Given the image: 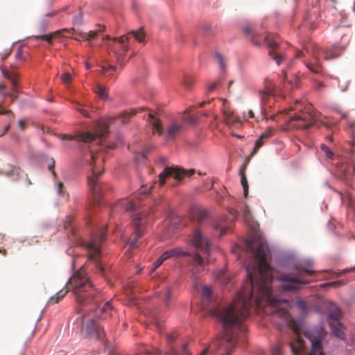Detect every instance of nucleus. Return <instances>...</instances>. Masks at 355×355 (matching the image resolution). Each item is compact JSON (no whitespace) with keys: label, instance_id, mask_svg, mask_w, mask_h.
<instances>
[{"label":"nucleus","instance_id":"8fccbe9b","mask_svg":"<svg viewBox=\"0 0 355 355\" xmlns=\"http://www.w3.org/2000/svg\"><path fill=\"white\" fill-rule=\"evenodd\" d=\"M16 89H12V92L10 93L3 94V96H10L12 98V101H14L17 98V96L15 94Z\"/></svg>","mask_w":355,"mask_h":355},{"label":"nucleus","instance_id":"58836bf2","mask_svg":"<svg viewBox=\"0 0 355 355\" xmlns=\"http://www.w3.org/2000/svg\"><path fill=\"white\" fill-rule=\"evenodd\" d=\"M243 215L244 220L246 222H250L252 220V215L250 211L249 207L247 205H245L243 209Z\"/></svg>","mask_w":355,"mask_h":355},{"label":"nucleus","instance_id":"473e14b6","mask_svg":"<svg viewBox=\"0 0 355 355\" xmlns=\"http://www.w3.org/2000/svg\"><path fill=\"white\" fill-rule=\"evenodd\" d=\"M263 139H264L261 138V136L259 137V139L257 140L255 143L254 147L251 152L250 157L254 156L257 153V150L263 145Z\"/></svg>","mask_w":355,"mask_h":355},{"label":"nucleus","instance_id":"0eeeda50","mask_svg":"<svg viewBox=\"0 0 355 355\" xmlns=\"http://www.w3.org/2000/svg\"><path fill=\"white\" fill-rule=\"evenodd\" d=\"M191 241L193 247L203 255L202 257L199 253H196L193 257L191 271L192 278L196 280L198 278V274L205 268L207 262L205 259L209 255L211 244L209 239L202 234L200 227L196 228Z\"/></svg>","mask_w":355,"mask_h":355},{"label":"nucleus","instance_id":"a211bd4d","mask_svg":"<svg viewBox=\"0 0 355 355\" xmlns=\"http://www.w3.org/2000/svg\"><path fill=\"white\" fill-rule=\"evenodd\" d=\"M223 114L225 123L229 126H236L241 123V119L235 116L234 112L224 103Z\"/></svg>","mask_w":355,"mask_h":355},{"label":"nucleus","instance_id":"774afa93","mask_svg":"<svg viewBox=\"0 0 355 355\" xmlns=\"http://www.w3.org/2000/svg\"><path fill=\"white\" fill-rule=\"evenodd\" d=\"M265 111H266L265 108H261V117H262V119L268 120V118L266 117Z\"/></svg>","mask_w":355,"mask_h":355},{"label":"nucleus","instance_id":"09e8293b","mask_svg":"<svg viewBox=\"0 0 355 355\" xmlns=\"http://www.w3.org/2000/svg\"><path fill=\"white\" fill-rule=\"evenodd\" d=\"M1 114H8L10 115L12 119L14 118V114L13 112L10 110H5L1 107V105L0 104V115Z\"/></svg>","mask_w":355,"mask_h":355},{"label":"nucleus","instance_id":"9b49d317","mask_svg":"<svg viewBox=\"0 0 355 355\" xmlns=\"http://www.w3.org/2000/svg\"><path fill=\"white\" fill-rule=\"evenodd\" d=\"M90 162L89 165L92 168V175L87 178L88 186L91 192L96 197H99L101 194V187L98 182V177L103 173V164L104 157L100 153H89Z\"/></svg>","mask_w":355,"mask_h":355},{"label":"nucleus","instance_id":"13d9d810","mask_svg":"<svg viewBox=\"0 0 355 355\" xmlns=\"http://www.w3.org/2000/svg\"><path fill=\"white\" fill-rule=\"evenodd\" d=\"M159 351L156 349H154L153 351L146 350L144 355H159Z\"/></svg>","mask_w":355,"mask_h":355},{"label":"nucleus","instance_id":"aec40b11","mask_svg":"<svg viewBox=\"0 0 355 355\" xmlns=\"http://www.w3.org/2000/svg\"><path fill=\"white\" fill-rule=\"evenodd\" d=\"M105 30V26L102 25H98V28L94 31H90L88 33H81L79 35L75 37L76 40H89L95 38L100 33L103 32Z\"/></svg>","mask_w":355,"mask_h":355},{"label":"nucleus","instance_id":"052dcab7","mask_svg":"<svg viewBox=\"0 0 355 355\" xmlns=\"http://www.w3.org/2000/svg\"><path fill=\"white\" fill-rule=\"evenodd\" d=\"M16 76H17V75L15 74L11 78L9 79L13 86L12 89H15V87L17 85V80H16Z\"/></svg>","mask_w":355,"mask_h":355},{"label":"nucleus","instance_id":"4c0bfd02","mask_svg":"<svg viewBox=\"0 0 355 355\" xmlns=\"http://www.w3.org/2000/svg\"><path fill=\"white\" fill-rule=\"evenodd\" d=\"M296 304L302 313H304L307 311V309H308L307 304L304 300H302V299L297 300L296 302Z\"/></svg>","mask_w":355,"mask_h":355},{"label":"nucleus","instance_id":"2eb2a0df","mask_svg":"<svg viewBox=\"0 0 355 355\" xmlns=\"http://www.w3.org/2000/svg\"><path fill=\"white\" fill-rule=\"evenodd\" d=\"M144 220V214L142 212L137 213L133 216L132 225L134 226V238L130 242L131 248H135L137 246V241L143 235Z\"/></svg>","mask_w":355,"mask_h":355},{"label":"nucleus","instance_id":"7c9ffc66","mask_svg":"<svg viewBox=\"0 0 355 355\" xmlns=\"http://www.w3.org/2000/svg\"><path fill=\"white\" fill-rule=\"evenodd\" d=\"M116 71V67L112 65L103 66L101 68V72L105 76H110L113 74Z\"/></svg>","mask_w":355,"mask_h":355},{"label":"nucleus","instance_id":"9d476101","mask_svg":"<svg viewBox=\"0 0 355 355\" xmlns=\"http://www.w3.org/2000/svg\"><path fill=\"white\" fill-rule=\"evenodd\" d=\"M297 272L295 274L283 275L279 277V280L282 282V288L284 291H295L300 288L302 284H307L309 282L301 279L304 274L312 275L315 273V270L309 268H304L300 266L297 268Z\"/></svg>","mask_w":355,"mask_h":355},{"label":"nucleus","instance_id":"5701e85b","mask_svg":"<svg viewBox=\"0 0 355 355\" xmlns=\"http://www.w3.org/2000/svg\"><path fill=\"white\" fill-rule=\"evenodd\" d=\"M329 317L331 320L330 323L333 322L338 325L340 324L341 310L335 304L331 306Z\"/></svg>","mask_w":355,"mask_h":355},{"label":"nucleus","instance_id":"2f4dec72","mask_svg":"<svg viewBox=\"0 0 355 355\" xmlns=\"http://www.w3.org/2000/svg\"><path fill=\"white\" fill-rule=\"evenodd\" d=\"M72 221L73 218L71 217H68L64 223V227L66 230H67L68 228H71L72 235L76 238V232L74 230V228L71 226Z\"/></svg>","mask_w":355,"mask_h":355},{"label":"nucleus","instance_id":"de8ad7c7","mask_svg":"<svg viewBox=\"0 0 355 355\" xmlns=\"http://www.w3.org/2000/svg\"><path fill=\"white\" fill-rule=\"evenodd\" d=\"M273 129L268 128L265 132L261 135V138L266 139L272 136L273 133Z\"/></svg>","mask_w":355,"mask_h":355},{"label":"nucleus","instance_id":"c85d7f7f","mask_svg":"<svg viewBox=\"0 0 355 355\" xmlns=\"http://www.w3.org/2000/svg\"><path fill=\"white\" fill-rule=\"evenodd\" d=\"M65 31V30H62V31H55L53 33H51L49 35H37L35 37V38L37 40H46L49 42V44H51V41H52V39L53 37H55L56 35H60L61 33Z\"/></svg>","mask_w":355,"mask_h":355},{"label":"nucleus","instance_id":"6e6552de","mask_svg":"<svg viewBox=\"0 0 355 355\" xmlns=\"http://www.w3.org/2000/svg\"><path fill=\"white\" fill-rule=\"evenodd\" d=\"M243 31L251 43L255 46H261V41L263 40V42L270 49L269 55L275 60L277 65L281 64L284 60V55L276 51L279 48V42L277 36L268 33L263 37L258 32L257 28L252 24H245L243 28Z\"/></svg>","mask_w":355,"mask_h":355},{"label":"nucleus","instance_id":"ea45409f","mask_svg":"<svg viewBox=\"0 0 355 355\" xmlns=\"http://www.w3.org/2000/svg\"><path fill=\"white\" fill-rule=\"evenodd\" d=\"M60 78L63 83L68 84L72 80V76L70 73L65 72L60 76Z\"/></svg>","mask_w":355,"mask_h":355},{"label":"nucleus","instance_id":"603ef678","mask_svg":"<svg viewBox=\"0 0 355 355\" xmlns=\"http://www.w3.org/2000/svg\"><path fill=\"white\" fill-rule=\"evenodd\" d=\"M153 188V186H151L149 189L145 188L144 186L141 187V189L139 190V194H146L150 192V189Z\"/></svg>","mask_w":355,"mask_h":355},{"label":"nucleus","instance_id":"49530a36","mask_svg":"<svg viewBox=\"0 0 355 355\" xmlns=\"http://www.w3.org/2000/svg\"><path fill=\"white\" fill-rule=\"evenodd\" d=\"M177 338V334L175 332H170L166 334V339L168 343H173Z\"/></svg>","mask_w":355,"mask_h":355},{"label":"nucleus","instance_id":"a19ab883","mask_svg":"<svg viewBox=\"0 0 355 355\" xmlns=\"http://www.w3.org/2000/svg\"><path fill=\"white\" fill-rule=\"evenodd\" d=\"M216 58L218 61V63L220 69L222 70H225V60H224L223 56L220 53H217L216 54Z\"/></svg>","mask_w":355,"mask_h":355},{"label":"nucleus","instance_id":"39448f33","mask_svg":"<svg viewBox=\"0 0 355 355\" xmlns=\"http://www.w3.org/2000/svg\"><path fill=\"white\" fill-rule=\"evenodd\" d=\"M145 109L144 107H140L139 109H131L121 112L119 115L100 120L97 123L95 133H81L76 137L66 134H60L58 135V137L62 140H73L76 138L78 141L91 142L97 137H103L107 135L110 126L116 120H120L123 124L127 123L129 122L131 117L136 115L139 112L145 110Z\"/></svg>","mask_w":355,"mask_h":355},{"label":"nucleus","instance_id":"6e6d98bb","mask_svg":"<svg viewBox=\"0 0 355 355\" xmlns=\"http://www.w3.org/2000/svg\"><path fill=\"white\" fill-rule=\"evenodd\" d=\"M77 110L79 113H80L85 117L90 118V115L89 114V113L87 110L82 109V108H78Z\"/></svg>","mask_w":355,"mask_h":355},{"label":"nucleus","instance_id":"f704fd0d","mask_svg":"<svg viewBox=\"0 0 355 355\" xmlns=\"http://www.w3.org/2000/svg\"><path fill=\"white\" fill-rule=\"evenodd\" d=\"M96 93L98 94L100 98H106L107 96V89L105 87H103L101 85H98Z\"/></svg>","mask_w":355,"mask_h":355},{"label":"nucleus","instance_id":"412c9836","mask_svg":"<svg viewBox=\"0 0 355 355\" xmlns=\"http://www.w3.org/2000/svg\"><path fill=\"white\" fill-rule=\"evenodd\" d=\"M101 318L106 320L114 317L116 314V311L111 304V301H107L103 306L100 309Z\"/></svg>","mask_w":355,"mask_h":355},{"label":"nucleus","instance_id":"1a4fd4ad","mask_svg":"<svg viewBox=\"0 0 355 355\" xmlns=\"http://www.w3.org/2000/svg\"><path fill=\"white\" fill-rule=\"evenodd\" d=\"M105 240V232L101 230L97 234L92 235L89 241L77 239V244L87 250L88 260L94 263L95 273L105 275V269L100 259L101 258V245Z\"/></svg>","mask_w":355,"mask_h":355},{"label":"nucleus","instance_id":"a18cd8bd","mask_svg":"<svg viewBox=\"0 0 355 355\" xmlns=\"http://www.w3.org/2000/svg\"><path fill=\"white\" fill-rule=\"evenodd\" d=\"M187 344H184L183 345V354H180L176 350L173 348H171L167 353L166 355H187Z\"/></svg>","mask_w":355,"mask_h":355},{"label":"nucleus","instance_id":"5fc2aeb1","mask_svg":"<svg viewBox=\"0 0 355 355\" xmlns=\"http://www.w3.org/2000/svg\"><path fill=\"white\" fill-rule=\"evenodd\" d=\"M219 84V81L218 82H214L212 83H211L209 87H208V91L209 92H212L214 91L218 86V85Z\"/></svg>","mask_w":355,"mask_h":355},{"label":"nucleus","instance_id":"680f3d73","mask_svg":"<svg viewBox=\"0 0 355 355\" xmlns=\"http://www.w3.org/2000/svg\"><path fill=\"white\" fill-rule=\"evenodd\" d=\"M348 87L347 83H344L343 85H340V83H339V88L342 92L346 91L347 88Z\"/></svg>","mask_w":355,"mask_h":355},{"label":"nucleus","instance_id":"c9c22d12","mask_svg":"<svg viewBox=\"0 0 355 355\" xmlns=\"http://www.w3.org/2000/svg\"><path fill=\"white\" fill-rule=\"evenodd\" d=\"M321 150L325 153V155L327 158L330 159H333L334 157V153L325 144H322L320 145Z\"/></svg>","mask_w":355,"mask_h":355},{"label":"nucleus","instance_id":"3c124183","mask_svg":"<svg viewBox=\"0 0 355 355\" xmlns=\"http://www.w3.org/2000/svg\"><path fill=\"white\" fill-rule=\"evenodd\" d=\"M164 261V259H162V257H160L157 260V261L155 262V266L154 268H153V270H155V269H157V268H159L162 264V263Z\"/></svg>","mask_w":355,"mask_h":355},{"label":"nucleus","instance_id":"338daca9","mask_svg":"<svg viewBox=\"0 0 355 355\" xmlns=\"http://www.w3.org/2000/svg\"><path fill=\"white\" fill-rule=\"evenodd\" d=\"M324 87V85L322 82H318L315 85V87L317 89H320L321 88H323Z\"/></svg>","mask_w":355,"mask_h":355},{"label":"nucleus","instance_id":"c756f323","mask_svg":"<svg viewBox=\"0 0 355 355\" xmlns=\"http://www.w3.org/2000/svg\"><path fill=\"white\" fill-rule=\"evenodd\" d=\"M194 82H195V79L191 75H189V74L184 75L183 84L186 87L190 88L193 85Z\"/></svg>","mask_w":355,"mask_h":355},{"label":"nucleus","instance_id":"bf43d9fd","mask_svg":"<svg viewBox=\"0 0 355 355\" xmlns=\"http://www.w3.org/2000/svg\"><path fill=\"white\" fill-rule=\"evenodd\" d=\"M15 58L17 60H24L23 55H22V51L21 49H19L15 54Z\"/></svg>","mask_w":355,"mask_h":355},{"label":"nucleus","instance_id":"6ab92c4d","mask_svg":"<svg viewBox=\"0 0 355 355\" xmlns=\"http://www.w3.org/2000/svg\"><path fill=\"white\" fill-rule=\"evenodd\" d=\"M191 216L193 220L199 223H202L208 220L209 217V212L199 207H193L191 210Z\"/></svg>","mask_w":355,"mask_h":355},{"label":"nucleus","instance_id":"4d7b16f0","mask_svg":"<svg viewBox=\"0 0 355 355\" xmlns=\"http://www.w3.org/2000/svg\"><path fill=\"white\" fill-rule=\"evenodd\" d=\"M2 72L3 76L8 79L11 78L14 75H15V73H12L6 69H3Z\"/></svg>","mask_w":355,"mask_h":355},{"label":"nucleus","instance_id":"69168bd1","mask_svg":"<svg viewBox=\"0 0 355 355\" xmlns=\"http://www.w3.org/2000/svg\"><path fill=\"white\" fill-rule=\"evenodd\" d=\"M352 271H355V266L354 268H349V269H347V270H343L342 272H340L339 275H343V274H345V273H347V272H352Z\"/></svg>","mask_w":355,"mask_h":355},{"label":"nucleus","instance_id":"7ed1b4c3","mask_svg":"<svg viewBox=\"0 0 355 355\" xmlns=\"http://www.w3.org/2000/svg\"><path fill=\"white\" fill-rule=\"evenodd\" d=\"M232 308H229L226 312L222 314H220L218 310L211 311L213 314L218 315L220 318L225 334L222 338L214 340L209 347L204 349L200 355H206L209 351L215 354L220 350H223L225 352L224 355H230L231 352L236 346V333L238 331H241L237 327L239 324V320L247 315L246 311H244L241 315V318H231L233 313Z\"/></svg>","mask_w":355,"mask_h":355},{"label":"nucleus","instance_id":"f03ea898","mask_svg":"<svg viewBox=\"0 0 355 355\" xmlns=\"http://www.w3.org/2000/svg\"><path fill=\"white\" fill-rule=\"evenodd\" d=\"M69 291H71L75 297L76 312L80 315L78 319L80 320L83 333L89 337H101L103 330L93 317L89 315V313L98 307L103 297L100 291L90 281L83 266L73 273L64 288L49 298L47 304L53 305L60 302Z\"/></svg>","mask_w":355,"mask_h":355},{"label":"nucleus","instance_id":"cd10ccee","mask_svg":"<svg viewBox=\"0 0 355 355\" xmlns=\"http://www.w3.org/2000/svg\"><path fill=\"white\" fill-rule=\"evenodd\" d=\"M216 277L223 284H227L230 281V277L227 275L225 270H219L216 273Z\"/></svg>","mask_w":355,"mask_h":355},{"label":"nucleus","instance_id":"e433bc0d","mask_svg":"<svg viewBox=\"0 0 355 355\" xmlns=\"http://www.w3.org/2000/svg\"><path fill=\"white\" fill-rule=\"evenodd\" d=\"M345 284V282L343 280H338L335 282H331L325 283L321 285L322 288L324 287H338Z\"/></svg>","mask_w":355,"mask_h":355},{"label":"nucleus","instance_id":"f3484780","mask_svg":"<svg viewBox=\"0 0 355 355\" xmlns=\"http://www.w3.org/2000/svg\"><path fill=\"white\" fill-rule=\"evenodd\" d=\"M132 35L139 42H142L144 41L145 34L141 29L138 31H132L130 33H128V35H122L119 38H112V40L114 42H119L121 44V48L124 53L127 52L128 50V46H126V44H125V42L128 39V35Z\"/></svg>","mask_w":355,"mask_h":355},{"label":"nucleus","instance_id":"37998d69","mask_svg":"<svg viewBox=\"0 0 355 355\" xmlns=\"http://www.w3.org/2000/svg\"><path fill=\"white\" fill-rule=\"evenodd\" d=\"M294 85H293V83H292V81L291 80H289L288 82H286L284 83V87L286 89H288L290 86L291 87L293 88V87H298V84H299V80L297 78H294Z\"/></svg>","mask_w":355,"mask_h":355},{"label":"nucleus","instance_id":"864d4df0","mask_svg":"<svg viewBox=\"0 0 355 355\" xmlns=\"http://www.w3.org/2000/svg\"><path fill=\"white\" fill-rule=\"evenodd\" d=\"M54 164H55L54 159H51V163L49 165L48 168H49V171H51L52 172V175L55 178L56 177V173L53 171Z\"/></svg>","mask_w":355,"mask_h":355},{"label":"nucleus","instance_id":"0e129e2a","mask_svg":"<svg viewBox=\"0 0 355 355\" xmlns=\"http://www.w3.org/2000/svg\"><path fill=\"white\" fill-rule=\"evenodd\" d=\"M19 126L21 130H24L26 128V123L23 120H20L19 121Z\"/></svg>","mask_w":355,"mask_h":355},{"label":"nucleus","instance_id":"423d86ee","mask_svg":"<svg viewBox=\"0 0 355 355\" xmlns=\"http://www.w3.org/2000/svg\"><path fill=\"white\" fill-rule=\"evenodd\" d=\"M148 121L159 136L164 135L166 141L174 140L184 130L185 123L194 124L197 121V117L188 114H184L179 118L172 119L166 126V131L159 119L151 113L148 114Z\"/></svg>","mask_w":355,"mask_h":355},{"label":"nucleus","instance_id":"a878e982","mask_svg":"<svg viewBox=\"0 0 355 355\" xmlns=\"http://www.w3.org/2000/svg\"><path fill=\"white\" fill-rule=\"evenodd\" d=\"M330 325L332 328L334 334L336 337H338L340 339H343V340H344L345 338V334L343 331V329L345 327L341 322H340V324H339V325L336 323L331 322Z\"/></svg>","mask_w":355,"mask_h":355},{"label":"nucleus","instance_id":"20e7f679","mask_svg":"<svg viewBox=\"0 0 355 355\" xmlns=\"http://www.w3.org/2000/svg\"><path fill=\"white\" fill-rule=\"evenodd\" d=\"M344 51L343 49L334 46L331 49H322L318 44H310L304 48L303 51H298L295 58H305L302 60L306 67L315 73H321L322 67L320 62V58L324 60H331L338 57Z\"/></svg>","mask_w":355,"mask_h":355},{"label":"nucleus","instance_id":"4468645a","mask_svg":"<svg viewBox=\"0 0 355 355\" xmlns=\"http://www.w3.org/2000/svg\"><path fill=\"white\" fill-rule=\"evenodd\" d=\"M236 216L237 212L236 211H231L228 218L225 216L215 220L212 223L214 236L220 237L224 235L229 227L227 220L232 221L236 219Z\"/></svg>","mask_w":355,"mask_h":355},{"label":"nucleus","instance_id":"dca6fc26","mask_svg":"<svg viewBox=\"0 0 355 355\" xmlns=\"http://www.w3.org/2000/svg\"><path fill=\"white\" fill-rule=\"evenodd\" d=\"M276 93L275 85L274 83L266 79L265 88L259 92V96L261 101V103L266 105L271 97H273Z\"/></svg>","mask_w":355,"mask_h":355},{"label":"nucleus","instance_id":"72a5a7b5","mask_svg":"<svg viewBox=\"0 0 355 355\" xmlns=\"http://www.w3.org/2000/svg\"><path fill=\"white\" fill-rule=\"evenodd\" d=\"M241 184L243 187V191H244V196L245 197H247L248 193V184L246 176L244 173V172H241Z\"/></svg>","mask_w":355,"mask_h":355},{"label":"nucleus","instance_id":"f257e3e1","mask_svg":"<svg viewBox=\"0 0 355 355\" xmlns=\"http://www.w3.org/2000/svg\"><path fill=\"white\" fill-rule=\"evenodd\" d=\"M247 248L251 251L253 258L245 264L248 278L242 289L239 292L236 298L225 309L217 306L216 303L212 306L209 305L213 302L212 290L208 286L202 287V306L207 309L209 315L216 317L220 322L218 315L213 314L212 310H218L220 314L232 307L231 318H241L243 312L247 315L239 320L237 327L244 332L246 329L243 325V321L249 317L251 309L256 310L263 309L266 313H270L283 319L288 322L290 329L293 331L297 340L296 344L289 343L294 355H324L322 350V342L325 338L326 332L323 328H315L306 333V336L311 344V351L305 349L304 343L300 336L301 327L299 322L293 318L286 309L282 306L287 300H280L272 295L270 284L272 282L270 266L266 261L265 252L266 244L261 239L253 238L246 243Z\"/></svg>","mask_w":355,"mask_h":355},{"label":"nucleus","instance_id":"e2e57ef3","mask_svg":"<svg viewBox=\"0 0 355 355\" xmlns=\"http://www.w3.org/2000/svg\"><path fill=\"white\" fill-rule=\"evenodd\" d=\"M63 183L62 182H59L58 184V193L61 194L62 193V188H63Z\"/></svg>","mask_w":355,"mask_h":355},{"label":"nucleus","instance_id":"79ce46f5","mask_svg":"<svg viewBox=\"0 0 355 355\" xmlns=\"http://www.w3.org/2000/svg\"><path fill=\"white\" fill-rule=\"evenodd\" d=\"M272 355H282V345L277 344L273 346L271 349Z\"/></svg>","mask_w":355,"mask_h":355},{"label":"nucleus","instance_id":"4be33fe9","mask_svg":"<svg viewBox=\"0 0 355 355\" xmlns=\"http://www.w3.org/2000/svg\"><path fill=\"white\" fill-rule=\"evenodd\" d=\"M179 255L188 256L189 255V253L188 252L183 251L180 248H175L166 251L161 255V257H162V259L165 261L169 258L176 257Z\"/></svg>","mask_w":355,"mask_h":355},{"label":"nucleus","instance_id":"393cba45","mask_svg":"<svg viewBox=\"0 0 355 355\" xmlns=\"http://www.w3.org/2000/svg\"><path fill=\"white\" fill-rule=\"evenodd\" d=\"M341 199L343 202H346L347 203L348 209L352 210L353 212H355V198L352 196V195L349 193H346L345 196L340 193Z\"/></svg>","mask_w":355,"mask_h":355},{"label":"nucleus","instance_id":"f8f14e48","mask_svg":"<svg viewBox=\"0 0 355 355\" xmlns=\"http://www.w3.org/2000/svg\"><path fill=\"white\" fill-rule=\"evenodd\" d=\"M195 173L194 169L185 170L178 166H166L159 175V183L161 186L166 182V178L171 177L178 182H181L184 178L190 177Z\"/></svg>","mask_w":355,"mask_h":355},{"label":"nucleus","instance_id":"bb28decb","mask_svg":"<svg viewBox=\"0 0 355 355\" xmlns=\"http://www.w3.org/2000/svg\"><path fill=\"white\" fill-rule=\"evenodd\" d=\"M119 206L123 207L127 211H132L135 210L136 205L129 200H124L119 203Z\"/></svg>","mask_w":355,"mask_h":355},{"label":"nucleus","instance_id":"c03bdc74","mask_svg":"<svg viewBox=\"0 0 355 355\" xmlns=\"http://www.w3.org/2000/svg\"><path fill=\"white\" fill-rule=\"evenodd\" d=\"M171 295V291L170 288H167L162 294L161 298L166 303L168 302Z\"/></svg>","mask_w":355,"mask_h":355},{"label":"nucleus","instance_id":"b1692460","mask_svg":"<svg viewBox=\"0 0 355 355\" xmlns=\"http://www.w3.org/2000/svg\"><path fill=\"white\" fill-rule=\"evenodd\" d=\"M58 11H52L44 15L40 20L39 26L41 29L44 30L47 28L51 22L50 18L55 16Z\"/></svg>","mask_w":355,"mask_h":355},{"label":"nucleus","instance_id":"ddd939ff","mask_svg":"<svg viewBox=\"0 0 355 355\" xmlns=\"http://www.w3.org/2000/svg\"><path fill=\"white\" fill-rule=\"evenodd\" d=\"M316 121L315 116L310 112H302L295 114L288 120L291 126L297 129H307Z\"/></svg>","mask_w":355,"mask_h":355}]
</instances>
